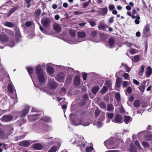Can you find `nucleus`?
Wrapping results in <instances>:
<instances>
[{
  "label": "nucleus",
  "instance_id": "nucleus-1",
  "mask_svg": "<svg viewBox=\"0 0 152 152\" xmlns=\"http://www.w3.org/2000/svg\"><path fill=\"white\" fill-rule=\"evenodd\" d=\"M36 73L37 76V79L38 81L41 83H45V82L46 78L44 75L42 69L40 65H38L36 68Z\"/></svg>",
  "mask_w": 152,
  "mask_h": 152
},
{
  "label": "nucleus",
  "instance_id": "nucleus-2",
  "mask_svg": "<svg viewBox=\"0 0 152 152\" xmlns=\"http://www.w3.org/2000/svg\"><path fill=\"white\" fill-rule=\"evenodd\" d=\"M117 141V140L114 141L113 139H110L105 141L104 142V144L108 149L115 148L118 146L119 143Z\"/></svg>",
  "mask_w": 152,
  "mask_h": 152
},
{
  "label": "nucleus",
  "instance_id": "nucleus-3",
  "mask_svg": "<svg viewBox=\"0 0 152 152\" xmlns=\"http://www.w3.org/2000/svg\"><path fill=\"white\" fill-rule=\"evenodd\" d=\"M73 124L76 126L82 125L83 126H86L89 125V123L87 120L82 118H77L72 120Z\"/></svg>",
  "mask_w": 152,
  "mask_h": 152
},
{
  "label": "nucleus",
  "instance_id": "nucleus-4",
  "mask_svg": "<svg viewBox=\"0 0 152 152\" xmlns=\"http://www.w3.org/2000/svg\"><path fill=\"white\" fill-rule=\"evenodd\" d=\"M57 83L54 79H50L48 81V85L50 89H55L57 86Z\"/></svg>",
  "mask_w": 152,
  "mask_h": 152
},
{
  "label": "nucleus",
  "instance_id": "nucleus-5",
  "mask_svg": "<svg viewBox=\"0 0 152 152\" xmlns=\"http://www.w3.org/2000/svg\"><path fill=\"white\" fill-rule=\"evenodd\" d=\"M50 19L48 18H45L41 20V22L42 25L47 28L50 26Z\"/></svg>",
  "mask_w": 152,
  "mask_h": 152
},
{
  "label": "nucleus",
  "instance_id": "nucleus-6",
  "mask_svg": "<svg viewBox=\"0 0 152 152\" xmlns=\"http://www.w3.org/2000/svg\"><path fill=\"white\" fill-rule=\"evenodd\" d=\"M150 31V26L148 24H146L144 27L143 31V36L144 37H147L150 35L148 33Z\"/></svg>",
  "mask_w": 152,
  "mask_h": 152
},
{
  "label": "nucleus",
  "instance_id": "nucleus-7",
  "mask_svg": "<svg viewBox=\"0 0 152 152\" xmlns=\"http://www.w3.org/2000/svg\"><path fill=\"white\" fill-rule=\"evenodd\" d=\"M13 119V117L11 115H5L1 118V120L4 122H7L12 121Z\"/></svg>",
  "mask_w": 152,
  "mask_h": 152
},
{
  "label": "nucleus",
  "instance_id": "nucleus-8",
  "mask_svg": "<svg viewBox=\"0 0 152 152\" xmlns=\"http://www.w3.org/2000/svg\"><path fill=\"white\" fill-rule=\"evenodd\" d=\"M112 121L113 122L118 124H121L123 122L122 116L119 114L116 115Z\"/></svg>",
  "mask_w": 152,
  "mask_h": 152
},
{
  "label": "nucleus",
  "instance_id": "nucleus-9",
  "mask_svg": "<svg viewBox=\"0 0 152 152\" xmlns=\"http://www.w3.org/2000/svg\"><path fill=\"white\" fill-rule=\"evenodd\" d=\"M29 106L28 105H26L22 112H17L16 113H17L18 114V116L21 114V117H24L28 113L29 111Z\"/></svg>",
  "mask_w": 152,
  "mask_h": 152
},
{
  "label": "nucleus",
  "instance_id": "nucleus-10",
  "mask_svg": "<svg viewBox=\"0 0 152 152\" xmlns=\"http://www.w3.org/2000/svg\"><path fill=\"white\" fill-rule=\"evenodd\" d=\"M64 73L60 72L56 76L55 79L58 82H60L64 80Z\"/></svg>",
  "mask_w": 152,
  "mask_h": 152
},
{
  "label": "nucleus",
  "instance_id": "nucleus-11",
  "mask_svg": "<svg viewBox=\"0 0 152 152\" xmlns=\"http://www.w3.org/2000/svg\"><path fill=\"white\" fill-rule=\"evenodd\" d=\"M78 138H76L75 140L73 142V144H77L78 143L77 146H80L81 148V149L82 148H84L86 145L84 143H83Z\"/></svg>",
  "mask_w": 152,
  "mask_h": 152
},
{
  "label": "nucleus",
  "instance_id": "nucleus-12",
  "mask_svg": "<svg viewBox=\"0 0 152 152\" xmlns=\"http://www.w3.org/2000/svg\"><path fill=\"white\" fill-rule=\"evenodd\" d=\"M40 113H36L33 115H29L28 116L29 120L32 121L36 120L38 119L40 115Z\"/></svg>",
  "mask_w": 152,
  "mask_h": 152
},
{
  "label": "nucleus",
  "instance_id": "nucleus-13",
  "mask_svg": "<svg viewBox=\"0 0 152 152\" xmlns=\"http://www.w3.org/2000/svg\"><path fill=\"white\" fill-rule=\"evenodd\" d=\"M19 145L21 146L28 147L30 146V144L28 140H23L19 142Z\"/></svg>",
  "mask_w": 152,
  "mask_h": 152
},
{
  "label": "nucleus",
  "instance_id": "nucleus-14",
  "mask_svg": "<svg viewBox=\"0 0 152 152\" xmlns=\"http://www.w3.org/2000/svg\"><path fill=\"white\" fill-rule=\"evenodd\" d=\"M47 73L51 75L54 72V69L53 67L48 66L47 68Z\"/></svg>",
  "mask_w": 152,
  "mask_h": 152
},
{
  "label": "nucleus",
  "instance_id": "nucleus-15",
  "mask_svg": "<svg viewBox=\"0 0 152 152\" xmlns=\"http://www.w3.org/2000/svg\"><path fill=\"white\" fill-rule=\"evenodd\" d=\"M54 30L57 32H59L61 31V28L60 25L56 23H55L53 25Z\"/></svg>",
  "mask_w": 152,
  "mask_h": 152
},
{
  "label": "nucleus",
  "instance_id": "nucleus-16",
  "mask_svg": "<svg viewBox=\"0 0 152 152\" xmlns=\"http://www.w3.org/2000/svg\"><path fill=\"white\" fill-rule=\"evenodd\" d=\"M33 148L35 150H41L43 148V146L41 144L37 143L34 145Z\"/></svg>",
  "mask_w": 152,
  "mask_h": 152
},
{
  "label": "nucleus",
  "instance_id": "nucleus-17",
  "mask_svg": "<svg viewBox=\"0 0 152 152\" xmlns=\"http://www.w3.org/2000/svg\"><path fill=\"white\" fill-rule=\"evenodd\" d=\"M4 26L11 28L15 27V25L14 23L9 21L6 22L4 23Z\"/></svg>",
  "mask_w": 152,
  "mask_h": 152
},
{
  "label": "nucleus",
  "instance_id": "nucleus-18",
  "mask_svg": "<svg viewBox=\"0 0 152 152\" xmlns=\"http://www.w3.org/2000/svg\"><path fill=\"white\" fill-rule=\"evenodd\" d=\"M80 77L79 75H76L74 78V85L76 86H77L80 84Z\"/></svg>",
  "mask_w": 152,
  "mask_h": 152
},
{
  "label": "nucleus",
  "instance_id": "nucleus-19",
  "mask_svg": "<svg viewBox=\"0 0 152 152\" xmlns=\"http://www.w3.org/2000/svg\"><path fill=\"white\" fill-rule=\"evenodd\" d=\"M124 122L126 124H128L132 121V118L129 116L125 115L124 117Z\"/></svg>",
  "mask_w": 152,
  "mask_h": 152
},
{
  "label": "nucleus",
  "instance_id": "nucleus-20",
  "mask_svg": "<svg viewBox=\"0 0 152 152\" xmlns=\"http://www.w3.org/2000/svg\"><path fill=\"white\" fill-rule=\"evenodd\" d=\"M9 39L8 36L6 34L2 35L1 41L2 43H4L8 41Z\"/></svg>",
  "mask_w": 152,
  "mask_h": 152
},
{
  "label": "nucleus",
  "instance_id": "nucleus-21",
  "mask_svg": "<svg viewBox=\"0 0 152 152\" xmlns=\"http://www.w3.org/2000/svg\"><path fill=\"white\" fill-rule=\"evenodd\" d=\"M147 71L145 72V74L147 77H149L152 73V69L150 66L147 67Z\"/></svg>",
  "mask_w": 152,
  "mask_h": 152
},
{
  "label": "nucleus",
  "instance_id": "nucleus-22",
  "mask_svg": "<svg viewBox=\"0 0 152 152\" xmlns=\"http://www.w3.org/2000/svg\"><path fill=\"white\" fill-rule=\"evenodd\" d=\"M19 7L18 6H15L12 8L8 13L7 14V16H10L12 13L15 11Z\"/></svg>",
  "mask_w": 152,
  "mask_h": 152
},
{
  "label": "nucleus",
  "instance_id": "nucleus-23",
  "mask_svg": "<svg viewBox=\"0 0 152 152\" xmlns=\"http://www.w3.org/2000/svg\"><path fill=\"white\" fill-rule=\"evenodd\" d=\"M14 30L15 31L16 37L18 38H19L21 37V35L19 29L16 27L14 29Z\"/></svg>",
  "mask_w": 152,
  "mask_h": 152
},
{
  "label": "nucleus",
  "instance_id": "nucleus-24",
  "mask_svg": "<svg viewBox=\"0 0 152 152\" xmlns=\"http://www.w3.org/2000/svg\"><path fill=\"white\" fill-rule=\"evenodd\" d=\"M99 89L98 86H95L93 87L92 89V92L93 94H96Z\"/></svg>",
  "mask_w": 152,
  "mask_h": 152
},
{
  "label": "nucleus",
  "instance_id": "nucleus-25",
  "mask_svg": "<svg viewBox=\"0 0 152 152\" xmlns=\"http://www.w3.org/2000/svg\"><path fill=\"white\" fill-rule=\"evenodd\" d=\"M115 41L114 38L112 37L110 38L109 39V44L110 46V48H112V46L113 45Z\"/></svg>",
  "mask_w": 152,
  "mask_h": 152
},
{
  "label": "nucleus",
  "instance_id": "nucleus-26",
  "mask_svg": "<svg viewBox=\"0 0 152 152\" xmlns=\"http://www.w3.org/2000/svg\"><path fill=\"white\" fill-rule=\"evenodd\" d=\"M107 110L109 111H113L114 109V107L112 104H109L107 106Z\"/></svg>",
  "mask_w": 152,
  "mask_h": 152
},
{
  "label": "nucleus",
  "instance_id": "nucleus-27",
  "mask_svg": "<svg viewBox=\"0 0 152 152\" xmlns=\"http://www.w3.org/2000/svg\"><path fill=\"white\" fill-rule=\"evenodd\" d=\"M77 34L79 38H84L86 36V34L83 31L78 32Z\"/></svg>",
  "mask_w": 152,
  "mask_h": 152
},
{
  "label": "nucleus",
  "instance_id": "nucleus-28",
  "mask_svg": "<svg viewBox=\"0 0 152 152\" xmlns=\"http://www.w3.org/2000/svg\"><path fill=\"white\" fill-rule=\"evenodd\" d=\"M99 120L100 121H104L105 119V113L103 112L100 113L99 118Z\"/></svg>",
  "mask_w": 152,
  "mask_h": 152
},
{
  "label": "nucleus",
  "instance_id": "nucleus-29",
  "mask_svg": "<svg viewBox=\"0 0 152 152\" xmlns=\"http://www.w3.org/2000/svg\"><path fill=\"white\" fill-rule=\"evenodd\" d=\"M115 98L118 102H121V96L120 94L118 92H116L115 95Z\"/></svg>",
  "mask_w": 152,
  "mask_h": 152
},
{
  "label": "nucleus",
  "instance_id": "nucleus-30",
  "mask_svg": "<svg viewBox=\"0 0 152 152\" xmlns=\"http://www.w3.org/2000/svg\"><path fill=\"white\" fill-rule=\"evenodd\" d=\"M145 67V66L144 65H142L140 69V70L138 74L140 76H142L144 73V70Z\"/></svg>",
  "mask_w": 152,
  "mask_h": 152
},
{
  "label": "nucleus",
  "instance_id": "nucleus-31",
  "mask_svg": "<svg viewBox=\"0 0 152 152\" xmlns=\"http://www.w3.org/2000/svg\"><path fill=\"white\" fill-rule=\"evenodd\" d=\"M108 91V88L106 86H104L100 91L101 93L102 94H105Z\"/></svg>",
  "mask_w": 152,
  "mask_h": 152
},
{
  "label": "nucleus",
  "instance_id": "nucleus-32",
  "mask_svg": "<svg viewBox=\"0 0 152 152\" xmlns=\"http://www.w3.org/2000/svg\"><path fill=\"white\" fill-rule=\"evenodd\" d=\"M8 88L9 92L11 94H13V90L12 84L11 83H9L8 85Z\"/></svg>",
  "mask_w": 152,
  "mask_h": 152
},
{
  "label": "nucleus",
  "instance_id": "nucleus-33",
  "mask_svg": "<svg viewBox=\"0 0 152 152\" xmlns=\"http://www.w3.org/2000/svg\"><path fill=\"white\" fill-rule=\"evenodd\" d=\"M99 105L101 108L105 110L106 108V106L105 104L103 102H100L99 104Z\"/></svg>",
  "mask_w": 152,
  "mask_h": 152
},
{
  "label": "nucleus",
  "instance_id": "nucleus-34",
  "mask_svg": "<svg viewBox=\"0 0 152 152\" xmlns=\"http://www.w3.org/2000/svg\"><path fill=\"white\" fill-rule=\"evenodd\" d=\"M66 92V89L64 87L62 88L60 91V94L61 96L64 95Z\"/></svg>",
  "mask_w": 152,
  "mask_h": 152
},
{
  "label": "nucleus",
  "instance_id": "nucleus-35",
  "mask_svg": "<svg viewBox=\"0 0 152 152\" xmlns=\"http://www.w3.org/2000/svg\"><path fill=\"white\" fill-rule=\"evenodd\" d=\"M41 120L46 122H49L51 120V118H50L45 116L42 117L41 118Z\"/></svg>",
  "mask_w": 152,
  "mask_h": 152
},
{
  "label": "nucleus",
  "instance_id": "nucleus-36",
  "mask_svg": "<svg viewBox=\"0 0 152 152\" xmlns=\"http://www.w3.org/2000/svg\"><path fill=\"white\" fill-rule=\"evenodd\" d=\"M121 79L120 78H118L116 80V85L118 88L120 87L121 85Z\"/></svg>",
  "mask_w": 152,
  "mask_h": 152
},
{
  "label": "nucleus",
  "instance_id": "nucleus-37",
  "mask_svg": "<svg viewBox=\"0 0 152 152\" xmlns=\"http://www.w3.org/2000/svg\"><path fill=\"white\" fill-rule=\"evenodd\" d=\"M102 112L99 109H96L95 111V118H97L99 115V116L100 114V113Z\"/></svg>",
  "mask_w": 152,
  "mask_h": 152
},
{
  "label": "nucleus",
  "instance_id": "nucleus-38",
  "mask_svg": "<svg viewBox=\"0 0 152 152\" xmlns=\"http://www.w3.org/2000/svg\"><path fill=\"white\" fill-rule=\"evenodd\" d=\"M5 31L7 34L10 35V36H12L14 35V33L13 31L10 30L8 29H6Z\"/></svg>",
  "mask_w": 152,
  "mask_h": 152
},
{
  "label": "nucleus",
  "instance_id": "nucleus-39",
  "mask_svg": "<svg viewBox=\"0 0 152 152\" xmlns=\"http://www.w3.org/2000/svg\"><path fill=\"white\" fill-rule=\"evenodd\" d=\"M57 147L56 146H52L48 151V152H56L57 150Z\"/></svg>",
  "mask_w": 152,
  "mask_h": 152
},
{
  "label": "nucleus",
  "instance_id": "nucleus-40",
  "mask_svg": "<svg viewBox=\"0 0 152 152\" xmlns=\"http://www.w3.org/2000/svg\"><path fill=\"white\" fill-rule=\"evenodd\" d=\"M102 15H104L106 14L107 12V7L101 8Z\"/></svg>",
  "mask_w": 152,
  "mask_h": 152
},
{
  "label": "nucleus",
  "instance_id": "nucleus-41",
  "mask_svg": "<svg viewBox=\"0 0 152 152\" xmlns=\"http://www.w3.org/2000/svg\"><path fill=\"white\" fill-rule=\"evenodd\" d=\"M102 121H97L96 122H94L93 124L96 125L98 128L101 127L102 125Z\"/></svg>",
  "mask_w": 152,
  "mask_h": 152
},
{
  "label": "nucleus",
  "instance_id": "nucleus-42",
  "mask_svg": "<svg viewBox=\"0 0 152 152\" xmlns=\"http://www.w3.org/2000/svg\"><path fill=\"white\" fill-rule=\"evenodd\" d=\"M26 69L30 77L32 78L31 75L33 73V69L31 67H27Z\"/></svg>",
  "mask_w": 152,
  "mask_h": 152
},
{
  "label": "nucleus",
  "instance_id": "nucleus-43",
  "mask_svg": "<svg viewBox=\"0 0 152 152\" xmlns=\"http://www.w3.org/2000/svg\"><path fill=\"white\" fill-rule=\"evenodd\" d=\"M80 41H72L71 40H68L67 41V42L68 43L71 44H76L80 42Z\"/></svg>",
  "mask_w": 152,
  "mask_h": 152
},
{
  "label": "nucleus",
  "instance_id": "nucleus-44",
  "mask_svg": "<svg viewBox=\"0 0 152 152\" xmlns=\"http://www.w3.org/2000/svg\"><path fill=\"white\" fill-rule=\"evenodd\" d=\"M133 104L135 107H138L140 105V103L139 100H136L134 101Z\"/></svg>",
  "mask_w": 152,
  "mask_h": 152
},
{
  "label": "nucleus",
  "instance_id": "nucleus-45",
  "mask_svg": "<svg viewBox=\"0 0 152 152\" xmlns=\"http://www.w3.org/2000/svg\"><path fill=\"white\" fill-rule=\"evenodd\" d=\"M121 65L125 68L126 69V72H129L130 71L131 69L129 68L126 64L122 63Z\"/></svg>",
  "mask_w": 152,
  "mask_h": 152
},
{
  "label": "nucleus",
  "instance_id": "nucleus-46",
  "mask_svg": "<svg viewBox=\"0 0 152 152\" xmlns=\"http://www.w3.org/2000/svg\"><path fill=\"white\" fill-rule=\"evenodd\" d=\"M107 117L108 118H109L110 119L113 118L114 117V114L112 113H107Z\"/></svg>",
  "mask_w": 152,
  "mask_h": 152
},
{
  "label": "nucleus",
  "instance_id": "nucleus-47",
  "mask_svg": "<svg viewBox=\"0 0 152 152\" xmlns=\"http://www.w3.org/2000/svg\"><path fill=\"white\" fill-rule=\"evenodd\" d=\"M41 13V10L40 9H38L34 13V15L37 17H38L40 15Z\"/></svg>",
  "mask_w": 152,
  "mask_h": 152
},
{
  "label": "nucleus",
  "instance_id": "nucleus-48",
  "mask_svg": "<svg viewBox=\"0 0 152 152\" xmlns=\"http://www.w3.org/2000/svg\"><path fill=\"white\" fill-rule=\"evenodd\" d=\"M69 33L72 37H74L75 36V31L74 30H71L69 31Z\"/></svg>",
  "mask_w": 152,
  "mask_h": 152
},
{
  "label": "nucleus",
  "instance_id": "nucleus-49",
  "mask_svg": "<svg viewBox=\"0 0 152 152\" xmlns=\"http://www.w3.org/2000/svg\"><path fill=\"white\" fill-rule=\"evenodd\" d=\"M26 136L25 134H23L22 135L18 136L17 137L16 139V140H18L21 139L23 138Z\"/></svg>",
  "mask_w": 152,
  "mask_h": 152
},
{
  "label": "nucleus",
  "instance_id": "nucleus-50",
  "mask_svg": "<svg viewBox=\"0 0 152 152\" xmlns=\"http://www.w3.org/2000/svg\"><path fill=\"white\" fill-rule=\"evenodd\" d=\"M99 29L100 30L106 28L105 26L102 24H100L98 26Z\"/></svg>",
  "mask_w": 152,
  "mask_h": 152
},
{
  "label": "nucleus",
  "instance_id": "nucleus-51",
  "mask_svg": "<svg viewBox=\"0 0 152 152\" xmlns=\"http://www.w3.org/2000/svg\"><path fill=\"white\" fill-rule=\"evenodd\" d=\"M23 120L20 119L18 120L17 121V124L18 126L20 127L23 124Z\"/></svg>",
  "mask_w": 152,
  "mask_h": 152
},
{
  "label": "nucleus",
  "instance_id": "nucleus-52",
  "mask_svg": "<svg viewBox=\"0 0 152 152\" xmlns=\"http://www.w3.org/2000/svg\"><path fill=\"white\" fill-rule=\"evenodd\" d=\"M105 84L108 87H110L112 84V83L110 80H107L105 81Z\"/></svg>",
  "mask_w": 152,
  "mask_h": 152
},
{
  "label": "nucleus",
  "instance_id": "nucleus-53",
  "mask_svg": "<svg viewBox=\"0 0 152 152\" xmlns=\"http://www.w3.org/2000/svg\"><path fill=\"white\" fill-rule=\"evenodd\" d=\"M129 53L131 54H134L137 53V50L135 49H131Z\"/></svg>",
  "mask_w": 152,
  "mask_h": 152
},
{
  "label": "nucleus",
  "instance_id": "nucleus-54",
  "mask_svg": "<svg viewBox=\"0 0 152 152\" xmlns=\"http://www.w3.org/2000/svg\"><path fill=\"white\" fill-rule=\"evenodd\" d=\"M140 19V17L139 15L137 16V19L134 20V22L137 24H138L140 23L139 20Z\"/></svg>",
  "mask_w": 152,
  "mask_h": 152
},
{
  "label": "nucleus",
  "instance_id": "nucleus-55",
  "mask_svg": "<svg viewBox=\"0 0 152 152\" xmlns=\"http://www.w3.org/2000/svg\"><path fill=\"white\" fill-rule=\"evenodd\" d=\"M88 23L92 26H94L96 25V23L94 20H90L88 21Z\"/></svg>",
  "mask_w": 152,
  "mask_h": 152
},
{
  "label": "nucleus",
  "instance_id": "nucleus-56",
  "mask_svg": "<svg viewBox=\"0 0 152 152\" xmlns=\"http://www.w3.org/2000/svg\"><path fill=\"white\" fill-rule=\"evenodd\" d=\"M145 88V85H142L141 86H140L139 88L140 91L142 92H143L144 91V90Z\"/></svg>",
  "mask_w": 152,
  "mask_h": 152
},
{
  "label": "nucleus",
  "instance_id": "nucleus-57",
  "mask_svg": "<svg viewBox=\"0 0 152 152\" xmlns=\"http://www.w3.org/2000/svg\"><path fill=\"white\" fill-rule=\"evenodd\" d=\"M134 61L137 62L140 59L139 56L138 55H136L134 57Z\"/></svg>",
  "mask_w": 152,
  "mask_h": 152
},
{
  "label": "nucleus",
  "instance_id": "nucleus-58",
  "mask_svg": "<svg viewBox=\"0 0 152 152\" xmlns=\"http://www.w3.org/2000/svg\"><path fill=\"white\" fill-rule=\"evenodd\" d=\"M142 146L144 147H148L149 146V144L147 142L144 141L142 143Z\"/></svg>",
  "mask_w": 152,
  "mask_h": 152
},
{
  "label": "nucleus",
  "instance_id": "nucleus-59",
  "mask_svg": "<svg viewBox=\"0 0 152 152\" xmlns=\"http://www.w3.org/2000/svg\"><path fill=\"white\" fill-rule=\"evenodd\" d=\"M97 34V32L96 31H91V34L92 37H94L96 36Z\"/></svg>",
  "mask_w": 152,
  "mask_h": 152
},
{
  "label": "nucleus",
  "instance_id": "nucleus-60",
  "mask_svg": "<svg viewBox=\"0 0 152 152\" xmlns=\"http://www.w3.org/2000/svg\"><path fill=\"white\" fill-rule=\"evenodd\" d=\"M126 91L129 94H130L132 91V89L131 87L129 86L127 87L126 89L125 90V91Z\"/></svg>",
  "mask_w": 152,
  "mask_h": 152
},
{
  "label": "nucleus",
  "instance_id": "nucleus-61",
  "mask_svg": "<svg viewBox=\"0 0 152 152\" xmlns=\"http://www.w3.org/2000/svg\"><path fill=\"white\" fill-rule=\"evenodd\" d=\"M31 22L30 21H27L25 23V25L27 27L30 26L31 25Z\"/></svg>",
  "mask_w": 152,
  "mask_h": 152
},
{
  "label": "nucleus",
  "instance_id": "nucleus-62",
  "mask_svg": "<svg viewBox=\"0 0 152 152\" xmlns=\"http://www.w3.org/2000/svg\"><path fill=\"white\" fill-rule=\"evenodd\" d=\"M93 147L90 146L88 147L86 149L87 152H91L93 150Z\"/></svg>",
  "mask_w": 152,
  "mask_h": 152
},
{
  "label": "nucleus",
  "instance_id": "nucleus-63",
  "mask_svg": "<svg viewBox=\"0 0 152 152\" xmlns=\"http://www.w3.org/2000/svg\"><path fill=\"white\" fill-rule=\"evenodd\" d=\"M129 75L128 73H125L123 75V76L124 78V79L126 80L128 79L129 77Z\"/></svg>",
  "mask_w": 152,
  "mask_h": 152
},
{
  "label": "nucleus",
  "instance_id": "nucleus-64",
  "mask_svg": "<svg viewBox=\"0 0 152 152\" xmlns=\"http://www.w3.org/2000/svg\"><path fill=\"white\" fill-rule=\"evenodd\" d=\"M130 152H137L136 149L133 147L130 148Z\"/></svg>",
  "mask_w": 152,
  "mask_h": 152
}]
</instances>
